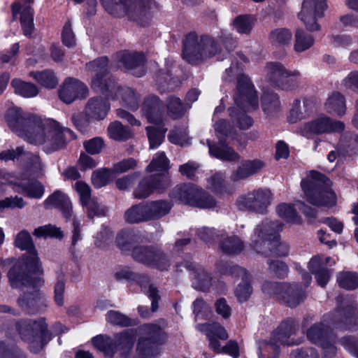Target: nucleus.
I'll list each match as a JSON object with an SVG mask.
<instances>
[{
	"mask_svg": "<svg viewBox=\"0 0 358 358\" xmlns=\"http://www.w3.org/2000/svg\"><path fill=\"white\" fill-rule=\"evenodd\" d=\"M24 173L16 175L8 171L6 169L0 167V181L3 184L11 185L14 191L16 192V186L20 185L21 179Z\"/></svg>",
	"mask_w": 358,
	"mask_h": 358,
	"instance_id": "5fc2aeb1",
	"label": "nucleus"
},
{
	"mask_svg": "<svg viewBox=\"0 0 358 358\" xmlns=\"http://www.w3.org/2000/svg\"><path fill=\"white\" fill-rule=\"evenodd\" d=\"M153 182L152 178L143 179L135 189L134 195L137 199H143L149 196L155 189H162L169 185L168 180L164 176H161L159 184L151 185Z\"/></svg>",
	"mask_w": 358,
	"mask_h": 358,
	"instance_id": "c85d7f7f",
	"label": "nucleus"
},
{
	"mask_svg": "<svg viewBox=\"0 0 358 358\" xmlns=\"http://www.w3.org/2000/svg\"><path fill=\"white\" fill-rule=\"evenodd\" d=\"M104 145L102 138L96 137L84 143L86 151L92 155L101 152Z\"/></svg>",
	"mask_w": 358,
	"mask_h": 358,
	"instance_id": "13d9d810",
	"label": "nucleus"
},
{
	"mask_svg": "<svg viewBox=\"0 0 358 358\" xmlns=\"http://www.w3.org/2000/svg\"><path fill=\"white\" fill-rule=\"evenodd\" d=\"M240 273L242 275L243 281L237 287L236 294L238 299L242 302L246 301L249 298L252 292V288L249 284V275L247 272L244 269L241 268Z\"/></svg>",
	"mask_w": 358,
	"mask_h": 358,
	"instance_id": "37998d69",
	"label": "nucleus"
},
{
	"mask_svg": "<svg viewBox=\"0 0 358 358\" xmlns=\"http://www.w3.org/2000/svg\"><path fill=\"white\" fill-rule=\"evenodd\" d=\"M75 189L80 196V200L83 206L87 208L90 215L93 213V207H99L98 202L95 199H91V190L90 186L83 182L78 181L75 184Z\"/></svg>",
	"mask_w": 358,
	"mask_h": 358,
	"instance_id": "7c9ffc66",
	"label": "nucleus"
},
{
	"mask_svg": "<svg viewBox=\"0 0 358 358\" xmlns=\"http://www.w3.org/2000/svg\"><path fill=\"white\" fill-rule=\"evenodd\" d=\"M34 235L38 238H44L48 237L60 238L62 236V232L60 229L51 224H47L36 228Z\"/></svg>",
	"mask_w": 358,
	"mask_h": 358,
	"instance_id": "3c124183",
	"label": "nucleus"
},
{
	"mask_svg": "<svg viewBox=\"0 0 358 358\" xmlns=\"http://www.w3.org/2000/svg\"><path fill=\"white\" fill-rule=\"evenodd\" d=\"M269 79L284 90H292L299 83V71H287L282 65L269 63L266 67Z\"/></svg>",
	"mask_w": 358,
	"mask_h": 358,
	"instance_id": "2eb2a0df",
	"label": "nucleus"
},
{
	"mask_svg": "<svg viewBox=\"0 0 358 358\" xmlns=\"http://www.w3.org/2000/svg\"><path fill=\"white\" fill-rule=\"evenodd\" d=\"M108 134L112 139L120 141H125L131 136L129 130L117 121L109 124Z\"/></svg>",
	"mask_w": 358,
	"mask_h": 358,
	"instance_id": "ea45409f",
	"label": "nucleus"
},
{
	"mask_svg": "<svg viewBox=\"0 0 358 358\" xmlns=\"http://www.w3.org/2000/svg\"><path fill=\"white\" fill-rule=\"evenodd\" d=\"M292 37V33L285 28L275 29L270 34L271 42L277 45L288 43Z\"/></svg>",
	"mask_w": 358,
	"mask_h": 358,
	"instance_id": "864d4df0",
	"label": "nucleus"
},
{
	"mask_svg": "<svg viewBox=\"0 0 358 358\" xmlns=\"http://www.w3.org/2000/svg\"><path fill=\"white\" fill-rule=\"evenodd\" d=\"M280 108L278 97L275 94L266 92L262 96V108L268 115L277 111Z\"/></svg>",
	"mask_w": 358,
	"mask_h": 358,
	"instance_id": "49530a36",
	"label": "nucleus"
},
{
	"mask_svg": "<svg viewBox=\"0 0 358 358\" xmlns=\"http://www.w3.org/2000/svg\"><path fill=\"white\" fill-rule=\"evenodd\" d=\"M276 212L279 217L289 223H298L300 218L295 209L290 204L281 203L278 206Z\"/></svg>",
	"mask_w": 358,
	"mask_h": 358,
	"instance_id": "c03bdc74",
	"label": "nucleus"
},
{
	"mask_svg": "<svg viewBox=\"0 0 358 358\" xmlns=\"http://www.w3.org/2000/svg\"><path fill=\"white\" fill-rule=\"evenodd\" d=\"M314 43L312 35L306 34L302 29H298L295 34L294 50L303 52L310 48Z\"/></svg>",
	"mask_w": 358,
	"mask_h": 358,
	"instance_id": "a19ab883",
	"label": "nucleus"
},
{
	"mask_svg": "<svg viewBox=\"0 0 358 358\" xmlns=\"http://www.w3.org/2000/svg\"><path fill=\"white\" fill-rule=\"evenodd\" d=\"M47 209L58 208L69 218L71 215V203L69 198L61 191H55L50 195L43 203Z\"/></svg>",
	"mask_w": 358,
	"mask_h": 358,
	"instance_id": "a878e982",
	"label": "nucleus"
},
{
	"mask_svg": "<svg viewBox=\"0 0 358 358\" xmlns=\"http://www.w3.org/2000/svg\"><path fill=\"white\" fill-rule=\"evenodd\" d=\"M148 217L158 218L167 214L171 210L172 205L166 201H153L146 204Z\"/></svg>",
	"mask_w": 358,
	"mask_h": 358,
	"instance_id": "c9c22d12",
	"label": "nucleus"
},
{
	"mask_svg": "<svg viewBox=\"0 0 358 358\" xmlns=\"http://www.w3.org/2000/svg\"><path fill=\"white\" fill-rule=\"evenodd\" d=\"M89 94L87 85L74 78L64 80L59 90V99L66 103H71L77 99L86 98Z\"/></svg>",
	"mask_w": 358,
	"mask_h": 358,
	"instance_id": "a211bd4d",
	"label": "nucleus"
},
{
	"mask_svg": "<svg viewBox=\"0 0 358 358\" xmlns=\"http://www.w3.org/2000/svg\"><path fill=\"white\" fill-rule=\"evenodd\" d=\"M223 251L228 254H237L243 248V243L236 236L227 238L222 243Z\"/></svg>",
	"mask_w": 358,
	"mask_h": 358,
	"instance_id": "603ef678",
	"label": "nucleus"
},
{
	"mask_svg": "<svg viewBox=\"0 0 358 358\" xmlns=\"http://www.w3.org/2000/svg\"><path fill=\"white\" fill-rule=\"evenodd\" d=\"M110 109V105L101 98L90 99L85 109L89 120H101L104 119Z\"/></svg>",
	"mask_w": 358,
	"mask_h": 358,
	"instance_id": "393cba45",
	"label": "nucleus"
},
{
	"mask_svg": "<svg viewBox=\"0 0 358 358\" xmlns=\"http://www.w3.org/2000/svg\"><path fill=\"white\" fill-rule=\"evenodd\" d=\"M255 24V19L248 15H241L234 21L236 30L240 34H249Z\"/></svg>",
	"mask_w": 358,
	"mask_h": 358,
	"instance_id": "8fccbe9b",
	"label": "nucleus"
},
{
	"mask_svg": "<svg viewBox=\"0 0 358 358\" xmlns=\"http://www.w3.org/2000/svg\"><path fill=\"white\" fill-rule=\"evenodd\" d=\"M16 94L25 98L36 96L38 94L37 87L30 83H27L19 79H15L11 83Z\"/></svg>",
	"mask_w": 358,
	"mask_h": 358,
	"instance_id": "72a5a7b5",
	"label": "nucleus"
},
{
	"mask_svg": "<svg viewBox=\"0 0 358 358\" xmlns=\"http://www.w3.org/2000/svg\"><path fill=\"white\" fill-rule=\"evenodd\" d=\"M217 50V45L211 38L203 37L197 43L195 35L189 34L185 40L182 55L185 60L193 63L214 56Z\"/></svg>",
	"mask_w": 358,
	"mask_h": 358,
	"instance_id": "9b49d317",
	"label": "nucleus"
},
{
	"mask_svg": "<svg viewBox=\"0 0 358 358\" xmlns=\"http://www.w3.org/2000/svg\"><path fill=\"white\" fill-rule=\"evenodd\" d=\"M308 338L312 342L320 343L325 352H330L332 354L336 352V348L333 345H329L324 341V334L320 325L313 326L308 331Z\"/></svg>",
	"mask_w": 358,
	"mask_h": 358,
	"instance_id": "f704fd0d",
	"label": "nucleus"
},
{
	"mask_svg": "<svg viewBox=\"0 0 358 358\" xmlns=\"http://www.w3.org/2000/svg\"><path fill=\"white\" fill-rule=\"evenodd\" d=\"M166 130V128L160 126L157 127L156 126L146 127L150 149L157 148L162 143Z\"/></svg>",
	"mask_w": 358,
	"mask_h": 358,
	"instance_id": "e433bc0d",
	"label": "nucleus"
},
{
	"mask_svg": "<svg viewBox=\"0 0 358 358\" xmlns=\"http://www.w3.org/2000/svg\"><path fill=\"white\" fill-rule=\"evenodd\" d=\"M169 141L174 144L185 145L189 143L187 132L185 131H172L169 135Z\"/></svg>",
	"mask_w": 358,
	"mask_h": 358,
	"instance_id": "052dcab7",
	"label": "nucleus"
},
{
	"mask_svg": "<svg viewBox=\"0 0 358 358\" xmlns=\"http://www.w3.org/2000/svg\"><path fill=\"white\" fill-rule=\"evenodd\" d=\"M269 269L280 277L285 275L288 272L287 266L279 260L270 262Z\"/></svg>",
	"mask_w": 358,
	"mask_h": 358,
	"instance_id": "338daca9",
	"label": "nucleus"
},
{
	"mask_svg": "<svg viewBox=\"0 0 358 358\" xmlns=\"http://www.w3.org/2000/svg\"><path fill=\"white\" fill-rule=\"evenodd\" d=\"M106 320L110 323L120 326H127L130 324V320L127 317L117 311H109L106 315Z\"/></svg>",
	"mask_w": 358,
	"mask_h": 358,
	"instance_id": "6e6d98bb",
	"label": "nucleus"
},
{
	"mask_svg": "<svg viewBox=\"0 0 358 358\" xmlns=\"http://www.w3.org/2000/svg\"><path fill=\"white\" fill-rule=\"evenodd\" d=\"M10 129L27 143L42 146L47 152L63 148L67 141L74 139L75 134L52 118H42L35 114L12 107L5 115Z\"/></svg>",
	"mask_w": 358,
	"mask_h": 358,
	"instance_id": "f257e3e1",
	"label": "nucleus"
},
{
	"mask_svg": "<svg viewBox=\"0 0 358 358\" xmlns=\"http://www.w3.org/2000/svg\"><path fill=\"white\" fill-rule=\"evenodd\" d=\"M264 163L260 159L248 160L243 163L231 175L234 180L248 178L263 169Z\"/></svg>",
	"mask_w": 358,
	"mask_h": 358,
	"instance_id": "c756f323",
	"label": "nucleus"
},
{
	"mask_svg": "<svg viewBox=\"0 0 358 358\" xmlns=\"http://www.w3.org/2000/svg\"><path fill=\"white\" fill-rule=\"evenodd\" d=\"M167 113L172 118L176 119L182 116L186 108L182 104L179 98L170 96L166 101Z\"/></svg>",
	"mask_w": 358,
	"mask_h": 358,
	"instance_id": "a18cd8bd",
	"label": "nucleus"
},
{
	"mask_svg": "<svg viewBox=\"0 0 358 358\" xmlns=\"http://www.w3.org/2000/svg\"><path fill=\"white\" fill-rule=\"evenodd\" d=\"M271 193L268 190L258 189L241 196L237 204L241 209L248 208L263 213L270 204Z\"/></svg>",
	"mask_w": 358,
	"mask_h": 358,
	"instance_id": "6ab92c4d",
	"label": "nucleus"
},
{
	"mask_svg": "<svg viewBox=\"0 0 358 358\" xmlns=\"http://www.w3.org/2000/svg\"><path fill=\"white\" fill-rule=\"evenodd\" d=\"M120 61L132 74L140 77L145 73V57L143 54L137 52H124L120 54Z\"/></svg>",
	"mask_w": 358,
	"mask_h": 358,
	"instance_id": "b1692460",
	"label": "nucleus"
},
{
	"mask_svg": "<svg viewBox=\"0 0 358 358\" xmlns=\"http://www.w3.org/2000/svg\"><path fill=\"white\" fill-rule=\"evenodd\" d=\"M134 335L133 331H124L117 334L113 341L110 338L99 335L92 338V343L95 348L102 351L106 356L112 357L115 347H119L122 350H129L133 346Z\"/></svg>",
	"mask_w": 358,
	"mask_h": 358,
	"instance_id": "ddd939ff",
	"label": "nucleus"
},
{
	"mask_svg": "<svg viewBox=\"0 0 358 358\" xmlns=\"http://www.w3.org/2000/svg\"><path fill=\"white\" fill-rule=\"evenodd\" d=\"M30 2L31 0H20L12 6L14 18L22 9L20 20L24 34L26 36H29L34 30L33 12L30 7Z\"/></svg>",
	"mask_w": 358,
	"mask_h": 358,
	"instance_id": "4be33fe9",
	"label": "nucleus"
},
{
	"mask_svg": "<svg viewBox=\"0 0 358 358\" xmlns=\"http://www.w3.org/2000/svg\"><path fill=\"white\" fill-rule=\"evenodd\" d=\"M105 9L116 17H127L143 23L150 18L157 5L152 0H101Z\"/></svg>",
	"mask_w": 358,
	"mask_h": 358,
	"instance_id": "39448f33",
	"label": "nucleus"
},
{
	"mask_svg": "<svg viewBox=\"0 0 358 358\" xmlns=\"http://www.w3.org/2000/svg\"><path fill=\"white\" fill-rule=\"evenodd\" d=\"M135 259L148 265H156L159 268H165L166 258L160 252H155L145 248H136L132 252Z\"/></svg>",
	"mask_w": 358,
	"mask_h": 358,
	"instance_id": "5701e85b",
	"label": "nucleus"
},
{
	"mask_svg": "<svg viewBox=\"0 0 358 358\" xmlns=\"http://www.w3.org/2000/svg\"><path fill=\"white\" fill-rule=\"evenodd\" d=\"M141 286L143 289L144 292L148 294L149 297L152 299V311H156L158 308L157 302L159 299L157 290L152 285L147 286L146 285L141 284Z\"/></svg>",
	"mask_w": 358,
	"mask_h": 358,
	"instance_id": "69168bd1",
	"label": "nucleus"
},
{
	"mask_svg": "<svg viewBox=\"0 0 358 358\" xmlns=\"http://www.w3.org/2000/svg\"><path fill=\"white\" fill-rule=\"evenodd\" d=\"M125 219L130 223L145 221L148 217L146 205H137L131 207L125 213Z\"/></svg>",
	"mask_w": 358,
	"mask_h": 358,
	"instance_id": "4c0bfd02",
	"label": "nucleus"
},
{
	"mask_svg": "<svg viewBox=\"0 0 358 358\" xmlns=\"http://www.w3.org/2000/svg\"><path fill=\"white\" fill-rule=\"evenodd\" d=\"M19 333L22 339L28 343L31 351L35 353L41 351L51 339L47 325L43 320L20 322Z\"/></svg>",
	"mask_w": 358,
	"mask_h": 358,
	"instance_id": "1a4fd4ad",
	"label": "nucleus"
},
{
	"mask_svg": "<svg viewBox=\"0 0 358 358\" xmlns=\"http://www.w3.org/2000/svg\"><path fill=\"white\" fill-rule=\"evenodd\" d=\"M108 59L101 57L87 64L86 69L91 73V86L97 92L104 94L108 99H120L122 106L131 110L138 108V96L129 87L120 88L107 74Z\"/></svg>",
	"mask_w": 358,
	"mask_h": 358,
	"instance_id": "f03ea898",
	"label": "nucleus"
},
{
	"mask_svg": "<svg viewBox=\"0 0 358 358\" xmlns=\"http://www.w3.org/2000/svg\"><path fill=\"white\" fill-rule=\"evenodd\" d=\"M273 286L275 293L282 296L284 301L290 307H295L299 305L304 299V294L298 292L295 286L292 287L289 285H270L265 284L263 287L264 292L271 293L268 286Z\"/></svg>",
	"mask_w": 358,
	"mask_h": 358,
	"instance_id": "aec40b11",
	"label": "nucleus"
},
{
	"mask_svg": "<svg viewBox=\"0 0 358 358\" xmlns=\"http://www.w3.org/2000/svg\"><path fill=\"white\" fill-rule=\"evenodd\" d=\"M173 200L201 208H211L215 206V200L207 196L202 189L193 184H183L176 186L171 194Z\"/></svg>",
	"mask_w": 358,
	"mask_h": 358,
	"instance_id": "6e6552de",
	"label": "nucleus"
},
{
	"mask_svg": "<svg viewBox=\"0 0 358 358\" xmlns=\"http://www.w3.org/2000/svg\"><path fill=\"white\" fill-rule=\"evenodd\" d=\"M196 329L207 336L209 346L214 351L218 353L224 352L234 358L239 356L238 344L234 341H229L224 348H221L219 339L227 340L228 334L220 324H199L196 326Z\"/></svg>",
	"mask_w": 358,
	"mask_h": 358,
	"instance_id": "9d476101",
	"label": "nucleus"
},
{
	"mask_svg": "<svg viewBox=\"0 0 358 358\" xmlns=\"http://www.w3.org/2000/svg\"><path fill=\"white\" fill-rule=\"evenodd\" d=\"M325 108L329 113L334 115H345L346 112L345 98L339 92L332 93L326 101Z\"/></svg>",
	"mask_w": 358,
	"mask_h": 358,
	"instance_id": "2f4dec72",
	"label": "nucleus"
},
{
	"mask_svg": "<svg viewBox=\"0 0 358 358\" xmlns=\"http://www.w3.org/2000/svg\"><path fill=\"white\" fill-rule=\"evenodd\" d=\"M136 164V160L132 158L123 159L113 166L112 171L120 174L135 168Z\"/></svg>",
	"mask_w": 358,
	"mask_h": 358,
	"instance_id": "4d7b16f0",
	"label": "nucleus"
},
{
	"mask_svg": "<svg viewBox=\"0 0 358 358\" xmlns=\"http://www.w3.org/2000/svg\"><path fill=\"white\" fill-rule=\"evenodd\" d=\"M23 152L24 151L22 148L4 150L0 152V160L5 162L8 160H15L18 159Z\"/></svg>",
	"mask_w": 358,
	"mask_h": 358,
	"instance_id": "0e129e2a",
	"label": "nucleus"
},
{
	"mask_svg": "<svg viewBox=\"0 0 358 358\" xmlns=\"http://www.w3.org/2000/svg\"><path fill=\"white\" fill-rule=\"evenodd\" d=\"M14 243L17 248L27 251L22 259L6 261L12 263V266L8 272L10 286L13 288L22 289L31 286V283L27 273L41 272V264L31 235L27 231L22 230L19 232Z\"/></svg>",
	"mask_w": 358,
	"mask_h": 358,
	"instance_id": "7ed1b4c3",
	"label": "nucleus"
},
{
	"mask_svg": "<svg viewBox=\"0 0 358 358\" xmlns=\"http://www.w3.org/2000/svg\"><path fill=\"white\" fill-rule=\"evenodd\" d=\"M215 130L217 137L220 138V145L213 147L208 141L210 155L222 160L234 161L238 159V155L231 148L222 144V136H228L231 134L229 126L225 120H221L217 122L215 125Z\"/></svg>",
	"mask_w": 358,
	"mask_h": 358,
	"instance_id": "f3484780",
	"label": "nucleus"
},
{
	"mask_svg": "<svg viewBox=\"0 0 358 358\" xmlns=\"http://www.w3.org/2000/svg\"><path fill=\"white\" fill-rule=\"evenodd\" d=\"M16 192L31 198L40 199L44 194V187L38 181L31 182L27 174L24 173L20 185L16 186Z\"/></svg>",
	"mask_w": 358,
	"mask_h": 358,
	"instance_id": "cd10ccee",
	"label": "nucleus"
},
{
	"mask_svg": "<svg viewBox=\"0 0 358 358\" xmlns=\"http://www.w3.org/2000/svg\"><path fill=\"white\" fill-rule=\"evenodd\" d=\"M343 85L348 89L358 91V71H353L343 80Z\"/></svg>",
	"mask_w": 358,
	"mask_h": 358,
	"instance_id": "774afa93",
	"label": "nucleus"
},
{
	"mask_svg": "<svg viewBox=\"0 0 358 358\" xmlns=\"http://www.w3.org/2000/svg\"><path fill=\"white\" fill-rule=\"evenodd\" d=\"M272 343H267L266 342H262L259 345V358H269L268 353L271 351L276 350L277 343L291 345L285 339V336L282 333L275 332L272 336Z\"/></svg>",
	"mask_w": 358,
	"mask_h": 358,
	"instance_id": "473e14b6",
	"label": "nucleus"
},
{
	"mask_svg": "<svg viewBox=\"0 0 358 358\" xmlns=\"http://www.w3.org/2000/svg\"><path fill=\"white\" fill-rule=\"evenodd\" d=\"M315 103L310 99H305L301 103L299 100H294L289 115L290 122H296L299 120L308 117L315 111Z\"/></svg>",
	"mask_w": 358,
	"mask_h": 358,
	"instance_id": "bb28decb",
	"label": "nucleus"
},
{
	"mask_svg": "<svg viewBox=\"0 0 358 358\" xmlns=\"http://www.w3.org/2000/svg\"><path fill=\"white\" fill-rule=\"evenodd\" d=\"M25 206V203L22 198L18 196L7 197L0 201V208L3 209L6 208H22Z\"/></svg>",
	"mask_w": 358,
	"mask_h": 358,
	"instance_id": "bf43d9fd",
	"label": "nucleus"
},
{
	"mask_svg": "<svg viewBox=\"0 0 358 358\" xmlns=\"http://www.w3.org/2000/svg\"><path fill=\"white\" fill-rule=\"evenodd\" d=\"M326 8L325 0H304L299 13V18L307 30L318 31L320 29L318 20L324 16Z\"/></svg>",
	"mask_w": 358,
	"mask_h": 358,
	"instance_id": "f8f14e48",
	"label": "nucleus"
},
{
	"mask_svg": "<svg viewBox=\"0 0 358 358\" xmlns=\"http://www.w3.org/2000/svg\"><path fill=\"white\" fill-rule=\"evenodd\" d=\"M62 37L63 43L65 45L68 47H72L76 44L75 36L72 31L71 25L69 22L65 24L63 28Z\"/></svg>",
	"mask_w": 358,
	"mask_h": 358,
	"instance_id": "e2e57ef3",
	"label": "nucleus"
},
{
	"mask_svg": "<svg viewBox=\"0 0 358 358\" xmlns=\"http://www.w3.org/2000/svg\"><path fill=\"white\" fill-rule=\"evenodd\" d=\"M30 76L36 80L41 85L47 88H54L57 84V79L54 73L50 71H32Z\"/></svg>",
	"mask_w": 358,
	"mask_h": 358,
	"instance_id": "58836bf2",
	"label": "nucleus"
},
{
	"mask_svg": "<svg viewBox=\"0 0 358 358\" xmlns=\"http://www.w3.org/2000/svg\"><path fill=\"white\" fill-rule=\"evenodd\" d=\"M339 286L345 289H355L358 287V273L354 272H342L337 276Z\"/></svg>",
	"mask_w": 358,
	"mask_h": 358,
	"instance_id": "79ce46f5",
	"label": "nucleus"
},
{
	"mask_svg": "<svg viewBox=\"0 0 358 358\" xmlns=\"http://www.w3.org/2000/svg\"><path fill=\"white\" fill-rule=\"evenodd\" d=\"M169 168V160L164 152H157L147 167L148 172L166 171Z\"/></svg>",
	"mask_w": 358,
	"mask_h": 358,
	"instance_id": "09e8293b",
	"label": "nucleus"
},
{
	"mask_svg": "<svg viewBox=\"0 0 358 358\" xmlns=\"http://www.w3.org/2000/svg\"><path fill=\"white\" fill-rule=\"evenodd\" d=\"M281 229V224L273 222H265L257 225L251 236V247L258 253H264L268 248L277 255H287L289 251V246L280 241L278 234Z\"/></svg>",
	"mask_w": 358,
	"mask_h": 358,
	"instance_id": "20e7f679",
	"label": "nucleus"
},
{
	"mask_svg": "<svg viewBox=\"0 0 358 358\" xmlns=\"http://www.w3.org/2000/svg\"><path fill=\"white\" fill-rule=\"evenodd\" d=\"M113 171L106 169H97L93 172L92 182L96 188L106 185L113 178Z\"/></svg>",
	"mask_w": 358,
	"mask_h": 358,
	"instance_id": "de8ad7c7",
	"label": "nucleus"
},
{
	"mask_svg": "<svg viewBox=\"0 0 358 358\" xmlns=\"http://www.w3.org/2000/svg\"><path fill=\"white\" fill-rule=\"evenodd\" d=\"M328 264L333 265L335 264V262L332 261L329 257L325 258L322 257H314L309 262L308 267L311 271L315 272L322 266Z\"/></svg>",
	"mask_w": 358,
	"mask_h": 358,
	"instance_id": "680f3d73",
	"label": "nucleus"
},
{
	"mask_svg": "<svg viewBox=\"0 0 358 358\" xmlns=\"http://www.w3.org/2000/svg\"><path fill=\"white\" fill-rule=\"evenodd\" d=\"M331 181L324 175L310 171L301 181V187L307 199L314 205L332 206L336 203L335 193L329 188Z\"/></svg>",
	"mask_w": 358,
	"mask_h": 358,
	"instance_id": "0eeeda50",
	"label": "nucleus"
},
{
	"mask_svg": "<svg viewBox=\"0 0 358 358\" xmlns=\"http://www.w3.org/2000/svg\"><path fill=\"white\" fill-rule=\"evenodd\" d=\"M162 103L158 97L150 95L143 101L141 112L148 122L159 125L164 120Z\"/></svg>",
	"mask_w": 358,
	"mask_h": 358,
	"instance_id": "412c9836",
	"label": "nucleus"
},
{
	"mask_svg": "<svg viewBox=\"0 0 358 358\" xmlns=\"http://www.w3.org/2000/svg\"><path fill=\"white\" fill-rule=\"evenodd\" d=\"M344 129L345 124L342 122L333 121L326 115H320L305 123L299 129V133L306 138H310L315 134L341 132Z\"/></svg>",
	"mask_w": 358,
	"mask_h": 358,
	"instance_id": "4468645a",
	"label": "nucleus"
},
{
	"mask_svg": "<svg viewBox=\"0 0 358 358\" xmlns=\"http://www.w3.org/2000/svg\"><path fill=\"white\" fill-rule=\"evenodd\" d=\"M238 94L235 99V105L230 108V116L236 120L238 127L241 129L250 128L252 124V120L241 110L242 107L247 110H255L258 107V101L254 86L249 78L245 75H241L238 80Z\"/></svg>",
	"mask_w": 358,
	"mask_h": 358,
	"instance_id": "423d86ee",
	"label": "nucleus"
},
{
	"mask_svg": "<svg viewBox=\"0 0 358 358\" xmlns=\"http://www.w3.org/2000/svg\"><path fill=\"white\" fill-rule=\"evenodd\" d=\"M142 336L137 344V352L141 358H152L158 354L155 338L160 329L155 324H147L140 329Z\"/></svg>",
	"mask_w": 358,
	"mask_h": 358,
	"instance_id": "dca6fc26",
	"label": "nucleus"
}]
</instances>
